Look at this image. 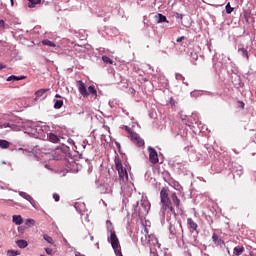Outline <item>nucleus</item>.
<instances>
[{
    "label": "nucleus",
    "mask_w": 256,
    "mask_h": 256,
    "mask_svg": "<svg viewBox=\"0 0 256 256\" xmlns=\"http://www.w3.org/2000/svg\"><path fill=\"white\" fill-rule=\"evenodd\" d=\"M160 216L162 225L166 221H171L172 217H176L175 207H173V202L169 197V190L163 187L160 191Z\"/></svg>",
    "instance_id": "1"
},
{
    "label": "nucleus",
    "mask_w": 256,
    "mask_h": 256,
    "mask_svg": "<svg viewBox=\"0 0 256 256\" xmlns=\"http://www.w3.org/2000/svg\"><path fill=\"white\" fill-rule=\"evenodd\" d=\"M106 229L108 233V243L111 244L112 249L116 256H123L121 252V244H119V238L117 237V233L115 232V227L111 220L106 221Z\"/></svg>",
    "instance_id": "2"
},
{
    "label": "nucleus",
    "mask_w": 256,
    "mask_h": 256,
    "mask_svg": "<svg viewBox=\"0 0 256 256\" xmlns=\"http://www.w3.org/2000/svg\"><path fill=\"white\" fill-rule=\"evenodd\" d=\"M144 237H141L142 245H148L150 249L151 255H157V249H161V244H159V240L153 234H149V229L147 227L144 228Z\"/></svg>",
    "instance_id": "3"
},
{
    "label": "nucleus",
    "mask_w": 256,
    "mask_h": 256,
    "mask_svg": "<svg viewBox=\"0 0 256 256\" xmlns=\"http://www.w3.org/2000/svg\"><path fill=\"white\" fill-rule=\"evenodd\" d=\"M149 209H151V204L149 203V200H140V202H136V204L133 205V210L140 219H144V217H147L149 215Z\"/></svg>",
    "instance_id": "4"
},
{
    "label": "nucleus",
    "mask_w": 256,
    "mask_h": 256,
    "mask_svg": "<svg viewBox=\"0 0 256 256\" xmlns=\"http://www.w3.org/2000/svg\"><path fill=\"white\" fill-rule=\"evenodd\" d=\"M170 236L169 239H175L178 247H181L183 245V226H181L180 223H177L176 225H171L169 227Z\"/></svg>",
    "instance_id": "5"
},
{
    "label": "nucleus",
    "mask_w": 256,
    "mask_h": 256,
    "mask_svg": "<svg viewBox=\"0 0 256 256\" xmlns=\"http://www.w3.org/2000/svg\"><path fill=\"white\" fill-rule=\"evenodd\" d=\"M78 91L82 97H89V95H92L94 99H97V89H95V86H89L87 88L83 81H79Z\"/></svg>",
    "instance_id": "6"
},
{
    "label": "nucleus",
    "mask_w": 256,
    "mask_h": 256,
    "mask_svg": "<svg viewBox=\"0 0 256 256\" xmlns=\"http://www.w3.org/2000/svg\"><path fill=\"white\" fill-rule=\"evenodd\" d=\"M30 137H34V139H41L43 137V134L45 133V130H43V126L32 124L26 131Z\"/></svg>",
    "instance_id": "7"
},
{
    "label": "nucleus",
    "mask_w": 256,
    "mask_h": 256,
    "mask_svg": "<svg viewBox=\"0 0 256 256\" xmlns=\"http://www.w3.org/2000/svg\"><path fill=\"white\" fill-rule=\"evenodd\" d=\"M115 166L118 171V181L121 185V183H127L129 181V174L127 173V169L123 168V164H121V161L115 160Z\"/></svg>",
    "instance_id": "8"
},
{
    "label": "nucleus",
    "mask_w": 256,
    "mask_h": 256,
    "mask_svg": "<svg viewBox=\"0 0 256 256\" xmlns=\"http://www.w3.org/2000/svg\"><path fill=\"white\" fill-rule=\"evenodd\" d=\"M125 129L127 133H129L131 141L134 142V144L137 145V147H143V145H145V140H143L139 136V134L131 131V128H129V126H125Z\"/></svg>",
    "instance_id": "9"
},
{
    "label": "nucleus",
    "mask_w": 256,
    "mask_h": 256,
    "mask_svg": "<svg viewBox=\"0 0 256 256\" xmlns=\"http://www.w3.org/2000/svg\"><path fill=\"white\" fill-rule=\"evenodd\" d=\"M148 151H149L150 163H152V165H157V163H159V154H157V150H155V148L149 146Z\"/></svg>",
    "instance_id": "10"
},
{
    "label": "nucleus",
    "mask_w": 256,
    "mask_h": 256,
    "mask_svg": "<svg viewBox=\"0 0 256 256\" xmlns=\"http://www.w3.org/2000/svg\"><path fill=\"white\" fill-rule=\"evenodd\" d=\"M99 191L103 195L107 194L110 195L113 193V183H104L99 186Z\"/></svg>",
    "instance_id": "11"
},
{
    "label": "nucleus",
    "mask_w": 256,
    "mask_h": 256,
    "mask_svg": "<svg viewBox=\"0 0 256 256\" xmlns=\"http://www.w3.org/2000/svg\"><path fill=\"white\" fill-rule=\"evenodd\" d=\"M231 172L233 177H241V175H243V166L232 163Z\"/></svg>",
    "instance_id": "12"
},
{
    "label": "nucleus",
    "mask_w": 256,
    "mask_h": 256,
    "mask_svg": "<svg viewBox=\"0 0 256 256\" xmlns=\"http://www.w3.org/2000/svg\"><path fill=\"white\" fill-rule=\"evenodd\" d=\"M19 196L22 197V199L29 201L32 207H34V209H37V202L35 201V199H33L31 195L27 194L26 192L20 191Z\"/></svg>",
    "instance_id": "13"
},
{
    "label": "nucleus",
    "mask_w": 256,
    "mask_h": 256,
    "mask_svg": "<svg viewBox=\"0 0 256 256\" xmlns=\"http://www.w3.org/2000/svg\"><path fill=\"white\" fill-rule=\"evenodd\" d=\"M66 171L68 173H77L79 169L77 168V163L72 160V162H68V165H66Z\"/></svg>",
    "instance_id": "14"
},
{
    "label": "nucleus",
    "mask_w": 256,
    "mask_h": 256,
    "mask_svg": "<svg viewBox=\"0 0 256 256\" xmlns=\"http://www.w3.org/2000/svg\"><path fill=\"white\" fill-rule=\"evenodd\" d=\"M238 53L249 61V51H247V48L243 47L242 44L238 45Z\"/></svg>",
    "instance_id": "15"
},
{
    "label": "nucleus",
    "mask_w": 256,
    "mask_h": 256,
    "mask_svg": "<svg viewBox=\"0 0 256 256\" xmlns=\"http://www.w3.org/2000/svg\"><path fill=\"white\" fill-rule=\"evenodd\" d=\"M75 37L79 39V41H86L87 40V32L85 30H79L78 32H75Z\"/></svg>",
    "instance_id": "16"
},
{
    "label": "nucleus",
    "mask_w": 256,
    "mask_h": 256,
    "mask_svg": "<svg viewBox=\"0 0 256 256\" xmlns=\"http://www.w3.org/2000/svg\"><path fill=\"white\" fill-rule=\"evenodd\" d=\"M23 79H27L26 76H15V75H10L6 81H11L12 83H15V81H23Z\"/></svg>",
    "instance_id": "17"
},
{
    "label": "nucleus",
    "mask_w": 256,
    "mask_h": 256,
    "mask_svg": "<svg viewBox=\"0 0 256 256\" xmlns=\"http://www.w3.org/2000/svg\"><path fill=\"white\" fill-rule=\"evenodd\" d=\"M47 139L51 142V143H59L60 138L59 136H57L54 133H48L47 134Z\"/></svg>",
    "instance_id": "18"
},
{
    "label": "nucleus",
    "mask_w": 256,
    "mask_h": 256,
    "mask_svg": "<svg viewBox=\"0 0 256 256\" xmlns=\"http://www.w3.org/2000/svg\"><path fill=\"white\" fill-rule=\"evenodd\" d=\"M187 225L192 231H197V228L199 227L191 218L187 219Z\"/></svg>",
    "instance_id": "19"
},
{
    "label": "nucleus",
    "mask_w": 256,
    "mask_h": 256,
    "mask_svg": "<svg viewBox=\"0 0 256 256\" xmlns=\"http://www.w3.org/2000/svg\"><path fill=\"white\" fill-rule=\"evenodd\" d=\"M12 222L15 225H22L23 224V217H21V215H13L12 216Z\"/></svg>",
    "instance_id": "20"
},
{
    "label": "nucleus",
    "mask_w": 256,
    "mask_h": 256,
    "mask_svg": "<svg viewBox=\"0 0 256 256\" xmlns=\"http://www.w3.org/2000/svg\"><path fill=\"white\" fill-rule=\"evenodd\" d=\"M16 245L17 247H19V249H25L29 245V243L27 242V240L21 239L16 240Z\"/></svg>",
    "instance_id": "21"
},
{
    "label": "nucleus",
    "mask_w": 256,
    "mask_h": 256,
    "mask_svg": "<svg viewBox=\"0 0 256 256\" xmlns=\"http://www.w3.org/2000/svg\"><path fill=\"white\" fill-rule=\"evenodd\" d=\"M171 199L176 207H179V205H181V200L179 199V197H177V193L173 192L171 194Z\"/></svg>",
    "instance_id": "22"
},
{
    "label": "nucleus",
    "mask_w": 256,
    "mask_h": 256,
    "mask_svg": "<svg viewBox=\"0 0 256 256\" xmlns=\"http://www.w3.org/2000/svg\"><path fill=\"white\" fill-rule=\"evenodd\" d=\"M156 19H157V23H169V21H167V16L161 13L156 15Z\"/></svg>",
    "instance_id": "23"
},
{
    "label": "nucleus",
    "mask_w": 256,
    "mask_h": 256,
    "mask_svg": "<svg viewBox=\"0 0 256 256\" xmlns=\"http://www.w3.org/2000/svg\"><path fill=\"white\" fill-rule=\"evenodd\" d=\"M9 28V25L5 23V20L0 19V35H3L5 33V30Z\"/></svg>",
    "instance_id": "24"
},
{
    "label": "nucleus",
    "mask_w": 256,
    "mask_h": 256,
    "mask_svg": "<svg viewBox=\"0 0 256 256\" xmlns=\"http://www.w3.org/2000/svg\"><path fill=\"white\" fill-rule=\"evenodd\" d=\"M245 251V248L243 246H236L234 247L233 253L236 256L241 255Z\"/></svg>",
    "instance_id": "25"
},
{
    "label": "nucleus",
    "mask_w": 256,
    "mask_h": 256,
    "mask_svg": "<svg viewBox=\"0 0 256 256\" xmlns=\"http://www.w3.org/2000/svg\"><path fill=\"white\" fill-rule=\"evenodd\" d=\"M42 45H46V47H57V45L49 39L42 40Z\"/></svg>",
    "instance_id": "26"
},
{
    "label": "nucleus",
    "mask_w": 256,
    "mask_h": 256,
    "mask_svg": "<svg viewBox=\"0 0 256 256\" xmlns=\"http://www.w3.org/2000/svg\"><path fill=\"white\" fill-rule=\"evenodd\" d=\"M47 91H49V88L40 89V90L36 91V93H35L36 98L39 99V97H43V95H45V93H47Z\"/></svg>",
    "instance_id": "27"
},
{
    "label": "nucleus",
    "mask_w": 256,
    "mask_h": 256,
    "mask_svg": "<svg viewBox=\"0 0 256 256\" xmlns=\"http://www.w3.org/2000/svg\"><path fill=\"white\" fill-rule=\"evenodd\" d=\"M212 241L216 243V245H221V243H223V240H221V238H219L215 233L212 235Z\"/></svg>",
    "instance_id": "28"
},
{
    "label": "nucleus",
    "mask_w": 256,
    "mask_h": 256,
    "mask_svg": "<svg viewBox=\"0 0 256 256\" xmlns=\"http://www.w3.org/2000/svg\"><path fill=\"white\" fill-rule=\"evenodd\" d=\"M39 3H41V0H28V7L33 9V7H35V5H39Z\"/></svg>",
    "instance_id": "29"
},
{
    "label": "nucleus",
    "mask_w": 256,
    "mask_h": 256,
    "mask_svg": "<svg viewBox=\"0 0 256 256\" xmlns=\"http://www.w3.org/2000/svg\"><path fill=\"white\" fill-rule=\"evenodd\" d=\"M43 239L44 241H46L47 243H49L50 245H54L55 241H53V238L47 234L43 235Z\"/></svg>",
    "instance_id": "30"
},
{
    "label": "nucleus",
    "mask_w": 256,
    "mask_h": 256,
    "mask_svg": "<svg viewBox=\"0 0 256 256\" xmlns=\"http://www.w3.org/2000/svg\"><path fill=\"white\" fill-rule=\"evenodd\" d=\"M0 149H9V141L0 140Z\"/></svg>",
    "instance_id": "31"
},
{
    "label": "nucleus",
    "mask_w": 256,
    "mask_h": 256,
    "mask_svg": "<svg viewBox=\"0 0 256 256\" xmlns=\"http://www.w3.org/2000/svg\"><path fill=\"white\" fill-rule=\"evenodd\" d=\"M63 107V100H54V109H61Z\"/></svg>",
    "instance_id": "32"
},
{
    "label": "nucleus",
    "mask_w": 256,
    "mask_h": 256,
    "mask_svg": "<svg viewBox=\"0 0 256 256\" xmlns=\"http://www.w3.org/2000/svg\"><path fill=\"white\" fill-rule=\"evenodd\" d=\"M234 9L235 8L231 7V3L228 2L226 4V13H227V15H231L233 13Z\"/></svg>",
    "instance_id": "33"
},
{
    "label": "nucleus",
    "mask_w": 256,
    "mask_h": 256,
    "mask_svg": "<svg viewBox=\"0 0 256 256\" xmlns=\"http://www.w3.org/2000/svg\"><path fill=\"white\" fill-rule=\"evenodd\" d=\"M102 61L106 63L107 65H113V60L109 58V56H102Z\"/></svg>",
    "instance_id": "34"
},
{
    "label": "nucleus",
    "mask_w": 256,
    "mask_h": 256,
    "mask_svg": "<svg viewBox=\"0 0 256 256\" xmlns=\"http://www.w3.org/2000/svg\"><path fill=\"white\" fill-rule=\"evenodd\" d=\"M7 255L8 256H18V255H21V252H19L18 250H8Z\"/></svg>",
    "instance_id": "35"
},
{
    "label": "nucleus",
    "mask_w": 256,
    "mask_h": 256,
    "mask_svg": "<svg viewBox=\"0 0 256 256\" xmlns=\"http://www.w3.org/2000/svg\"><path fill=\"white\" fill-rule=\"evenodd\" d=\"M191 97H200V95H203V92L202 91H199V90H194L190 93Z\"/></svg>",
    "instance_id": "36"
},
{
    "label": "nucleus",
    "mask_w": 256,
    "mask_h": 256,
    "mask_svg": "<svg viewBox=\"0 0 256 256\" xmlns=\"http://www.w3.org/2000/svg\"><path fill=\"white\" fill-rule=\"evenodd\" d=\"M177 81H183L184 85H189L188 83H185V77L179 73H176L175 75Z\"/></svg>",
    "instance_id": "37"
},
{
    "label": "nucleus",
    "mask_w": 256,
    "mask_h": 256,
    "mask_svg": "<svg viewBox=\"0 0 256 256\" xmlns=\"http://www.w3.org/2000/svg\"><path fill=\"white\" fill-rule=\"evenodd\" d=\"M25 224H26L28 227H31V225H35V220H33V219H26Z\"/></svg>",
    "instance_id": "38"
},
{
    "label": "nucleus",
    "mask_w": 256,
    "mask_h": 256,
    "mask_svg": "<svg viewBox=\"0 0 256 256\" xmlns=\"http://www.w3.org/2000/svg\"><path fill=\"white\" fill-rule=\"evenodd\" d=\"M174 17H176V19H179L180 21H183V17H185V15L175 12Z\"/></svg>",
    "instance_id": "39"
},
{
    "label": "nucleus",
    "mask_w": 256,
    "mask_h": 256,
    "mask_svg": "<svg viewBox=\"0 0 256 256\" xmlns=\"http://www.w3.org/2000/svg\"><path fill=\"white\" fill-rule=\"evenodd\" d=\"M62 151H64V153H66V157H71V153H69V147L64 146L62 148Z\"/></svg>",
    "instance_id": "40"
},
{
    "label": "nucleus",
    "mask_w": 256,
    "mask_h": 256,
    "mask_svg": "<svg viewBox=\"0 0 256 256\" xmlns=\"http://www.w3.org/2000/svg\"><path fill=\"white\" fill-rule=\"evenodd\" d=\"M7 127H11V124L10 123L0 124V129H7Z\"/></svg>",
    "instance_id": "41"
},
{
    "label": "nucleus",
    "mask_w": 256,
    "mask_h": 256,
    "mask_svg": "<svg viewBox=\"0 0 256 256\" xmlns=\"http://www.w3.org/2000/svg\"><path fill=\"white\" fill-rule=\"evenodd\" d=\"M53 199H54V201L58 202L61 199V197L59 196V194L54 193L53 194Z\"/></svg>",
    "instance_id": "42"
},
{
    "label": "nucleus",
    "mask_w": 256,
    "mask_h": 256,
    "mask_svg": "<svg viewBox=\"0 0 256 256\" xmlns=\"http://www.w3.org/2000/svg\"><path fill=\"white\" fill-rule=\"evenodd\" d=\"M45 251H46L47 255H53V249L45 248Z\"/></svg>",
    "instance_id": "43"
},
{
    "label": "nucleus",
    "mask_w": 256,
    "mask_h": 256,
    "mask_svg": "<svg viewBox=\"0 0 256 256\" xmlns=\"http://www.w3.org/2000/svg\"><path fill=\"white\" fill-rule=\"evenodd\" d=\"M217 73H229V70L225 69V67H223L221 70H217Z\"/></svg>",
    "instance_id": "44"
},
{
    "label": "nucleus",
    "mask_w": 256,
    "mask_h": 256,
    "mask_svg": "<svg viewBox=\"0 0 256 256\" xmlns=\"http://www.w3.org/2000/svg\"><path fill=\"white\" fill-rule=\"evenodd\" d=\"M115 145H116V147H117L118 152H119V153H122V152H121V143L115 142Z\"/></svg>",
    "instance_id": "45"
},
{
    "label": "nucleus",
    "mask_w": 256,
    "mask_h": 256,
    "mask_svg": "<svg viewBox=\"0 0 256 256\" xmlns=\"http://www.w3.org/2000/svg\"><path fill=\"white\" fill-rule=\"evenodd\" d=\"M185 39V36H182V37H178L177 38V43H181V41H183Z\"/></svg>",
    "instance_id": "46"
},
{
    "label": "nucleus",
    "mask_w": 256,
    "mask_h": 256,
    "mask_svg": "<svg viewBox=\"0 0 256 256\" xmlns=\"http://www.w3.org/2000/svg\"><path fill=\"white\" fill-rule=\"evenodd\" d=\"M177 135H180V137H184V135H185V132L183 133V132H181V130L177 133Z\"/></svg>",
    "instance_id": "47"
},
{
    "label": "nucleus",
    "mask_w": 256,
    "mask_h": 256,
    "mask_svg": "<svg viewBox=\"0 0 256 256\" xmlns=\"http://www.w3.org/2000/svg\"><path fill=\"white\" fill-rule=\"evenodd\" d=\"M3 201H4V203H11V201H13V200H11V199H3Z\"/></svg>",
    "instance_id": "48"
},
{
    "label": "nucleus",
    "mask_w": 256,
    "mask_h": 256,
    "mask_svg": "<svg viewBox=\"0 0 256 256\" xmlns=\"http://www.w3.org/2000/svg\"><path fill=\"white\" fill-rule=\"evenodd\" d=\"M75 256H85V255L81 254L80 252H75Z\"/></svg>",
    "instance_id": "49"
},
{
    "label": "nucleus",
    "mask_w": 256,
    "mask_h": 256,
    "mask_svg": "<svg viewBox=\"0 0 256 256\" xmlns=\"http://www.w3.org/2000/svg\"><path fill=\"white\" fill-rule=\"evenodd\" d=\"M215 69H217V67H221V63H217V64H215Z\"/></svg>",
    "instance_id": "50"
},
{
    "label": "nucleus",
    "mask_w": 256,
    "mask_h": 256,
    "mask_svg": "<svg viewBox=\"0 0 256 256\" xmlns=\"http://www.w3.org/2000/svg\"><path fill=\"white\" fill-rule=\"evenodd\" d=\"M55 97H56V99H61V95H59V94H56Z\"/></svg>",
    "instance_id": "51"
},
{
    "label": "nucleus",
    "mask_w": 256,
    "mask_h": 256,
    "mask_svg": "<svg viewBox=\"0 0 256 256\" xmlns=\"http://www.w3.org/2000/svg\"><path fill=\"white\" fill-rule=\"evenodd\" d=\"M5 69V66L3 64H0V70Z\"/></svg>",
    "instance_id": "52"
},
{
    "label": "nucleus",
    "mask_w": 256,
    "mask_h": 256,
    "mask_svg": "<svg viewBox=\"0 0 256 256\" xmlns=\"http://www.w3.org/2000/svg\"><path fill=\"white\" fill-rule=\"evenodd\" d=\"M10 3L12 5V7H13V5H15V2L13 0H10Z\"/></svg>",
    "instance_id": "53"
},
{
    "label": "nucleus",
    "mask_w": 256,
    "mask_h": 256,
    "mask_svg": "<svg viewBox=\"0 0 256 256\" xmlns=\"http://www.w3.org/2000/svg\"><path fill=\"white\" fill-rule=\"evenodd\" d=\"M122 202L124 203L125 207H127L126 200H125V199H123V201H122Z\"/></svg>",
    "instance_id": "54"
},
{
    "label": "nucleus",
    "mask_w": 256,
    "mask_h": 256,
    "mask_svg": "<svg viewBox=\"0 0 256 256\" xmlns=\"http://www.w3.org/2000/svg\"><path fill=\"white\" fill-rule=\"evenodd\" d=\"M94 239H95V238H94L93 236H90V240H91V241H94Z\"/></svg>",
    "instance_id": "55"
},
{
    "label": "nucleus",
    "mask_w": 256,
    "mask_h": 256,
    "mask_svg": "<svg viewBox=\"0 0 256 256\" xmlns=\"http://www.w3.org/2000/svg\"><path fill=\"white\" fill-rule=\"evenodd\" d=\"M83 149H85L87 147V145H82Z\"/></svg>",
    "instance_id": "56"
},
{
    "label": "nucleus",
    "mask_w": 256,
    "mask_h": 256,
    "mask_svg": "<svg viewBox=\"0 0 256 256\" xmlns=\"http://www.w3.org/2000/svg\"><path fill=\"white\" fill-rule=\"evenodd\" d=\"M193 59H197V54H195V57H193Z\"/></svg>",
    "instance_id": "57"
},
{
    "label": "nucleus",
    "mask_w": 256,
    "mask_h": 256,
    "mask_svg": "<svg viewBox=\"0 0 256 256\" xmlns=\"http://www.w3.org/2000/svg\"><path fill=\"white\" fill-rule=\"evenodd\" d=\"M18 231L21 232V231H23V230H22L21 228H18Z\"/></svg>",
    "instance_id": "58"
},
{
    "label": "nucleus",
    "mask_w": 256,
    "mask_h": 256,
    "mask_svg": "<svg viewBox=\"0 0 256 256\" xmlns=\"http://www.w3.org/2000/svg\"><path fill=\"white\" fill-rule=\"evenodd\" d=\"M19 151H23V149H22V148H19Z\"/></svg>",
    "instance_id": "59"
},
{
    "label": "nucleus",
    "mask_w": 256,
    "mask_h": 256,
    "mask_svg": "<svg viewBox=\"0 0 256 256\" xmlns=\"http://www.w3.org/2000/svg\"><path fill=\"white\" fill-rule=\"evenodd\" d=\"M203 256H209V254H204Z\"/></svg>",
    "instance_id": "60"
},
{
    "label": "nucleus",
    "mask_w": 256,
    "mask_h": 256,
    "mask_svg": "<svg viewBox=\"0 0 256 256\" xmlns=\"http://www.w3.org/2000/svg\"><path fill=\"white\" fill-rule=\"evenodd\" d=\"M2 163H3V165H5V164H6V163H5V161H3Z\"/></svg>",
    "instance_id": "61"
},
{
    "label": "nucleus",
    "mask_w": 256,
    "mask_h": 256,
    "mask_svg": "<svg viewBox=\"0 0 256 256\" xmlns=\"http://www.w3.org/2000/svg\"><path fill=\"white\" fill-rule=\"evenodd\" d=\"M102 202H103V204L105 205V201L102 200Z\"/></svg>",
    "instance_id": "62"
}]
</instances>
